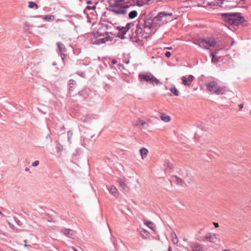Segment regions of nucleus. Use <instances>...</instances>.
<instances>
[{"label": "nucleus", "mask_w": 251, "mask_h": 251, "mask_svg": "<svg viewBox=\"0 0 251 251\" xmlns=\"http://www.w3.org/2000/svg\"><path fill=\"white\" fill-rule=\"evenodd\" d=\"M25 171H26V172L28 171H29V168H25Z\"/></svg>", "instance_id": "nucleus-49"}, {"label": "nucleus", "mask_w": 251, "mask_h": 251, "mask_svg": "<svg viewBox=\"0 0 251 251\" xmlns=\"http://www.w3.org/2000/svg\"><path fill=\"white\" fill-rule=\"evenodd\" d=\"M240 110H241L244 106V104L243 103H240L238 105Z\"/></svg>", "instance_id": "nucleus-40"}, {"label": "nucleus", "mask_w": 251, "mask_h": 251, "mask_svg": "<svg viewBox=\"0 0 251 251\" xmlns=\"http://www.w3.org/2000/svg\"><path fill=\"white\" fill-rule=\"evenodd\" d=\"M171 236L173 243L175 245L177 244L178 242V239L176 234L174 232H172L171 233Z\"/></svg>", "instance_id": "nucleus-19"}, {"label": "nucleus", "mask_w": 251, "mask_h": 251, "mask_svg": "<svg viewBox=\"0 0 251 251\" xmlns=\"http://www.w3.org/2000/svg\"><path fill=\"white\" fill-rule=\"evenodd\" d=\"M68 140H70V139L71 138L73 135V133L72 131H69L67 133Z\"/></svg>", "instance_id": "nucleus-34"}, {"label": "nucleus", "mask_w": 251, "mask_h": 251, "mask_svg": "<svg viewBox=\"0 0 251 251\" xmlns=\"http://www.w3.org/2000/svg\"><path fill=\"white\" fill-rule=\"evenodd\" d=\"M120 5H114L112 2H110V11L118 15H125L127 13L128 7H119Z\"/></svg>", "instance_id": "nucleus-4"}, {"label": "nucleus", "mask_w": 251, "mask_h": 251, "mask_svg": "<svg viewBox=\"0 0 251 251\" xmlns=\"http://www.w3.org/2000/svg\"><path fill=\"white\" fill-rule=\"evenodd\" d=\"M137 34H151L152 29H155L156 27L154 25L153 19L150 17H146L142 21H139V23L136 26Z\"/></svg>", "instance_id": "nucleus-1"}, {"label": "nucleus", "mask_w": 251, "mask_h": 251, "mask_svg": "<svg viewBox=\"0 0 251 251\" xmlns=\"http://www.w3.org/2000/svg\"><path fill=\"white\" fill-rule=\"evenodd\" d=\"M57 45L60 53L62 60H63L65 56V53L66 52V49L61 42H58Z\"/></svg>", "instance_id": "nucleus-13"}, {"label": "nucleus", "mask_w": 251, "mask_h": 251, "mask_svg": "<svg viewBox=\"0 0 251 251\" xmlns=\"http://www.w3.org/2000/svg\"><path fill=\"white\" fill-rule=\"evenodd\" d=\"M225 7L226 6H229L230 7H233V6L232 5H231V4H228V5H226V4L225 5Z\"/></svg>", "instance_id": "nucleus-44"}, {"label": "nucleus", "mask_w": 251, "mask_h": 251, "mask_svg": "<svg viewBox=\"0 0 251 251\" xmlns=\"http://www.w3.org/2000/svg\"><path fill=\"white\" fill-rule=\"evenodd\" d=\"M171 53L170 51H167L165 53V56L167 57H170L171 56Z\"/></svg>", "instance_id": "nucleus-37"}, {"label": "nucleus", "mask_w": 251, "mask_h": 251, "mask_svg": "<svg viewBox=\"0 0 251 251\" xmlns=\"http://www.w3.org/2000/svg\"><path fill=\"white\" fill-rule=\"evenodd\" d=\"M133 25V23H130L127 24L126 26H118L117 28L119 30V32L118 34V36L120 37L121 39H125L127 38V37L126 36V34L127 32L129 31V30L131 26Z\"/></svg>", "instance_id": "nucleus-5"}, {"label": "nucleus", "mask_w": 251, "mask_h": 251, "mask_svg": "<svg viewBox=\"0 0 251 251\" xmlns=\"http://www.w3.org/2000/svg\"><path fill=\"white\" fill-rule=\"evenodd\" d=\"M160 119L165 123L169 122L171 120L170 117L169 116L166 115L165 114H162L160 116Z\"/></svg>", "instance_id": "nucleus-20"}, {"label": "nucleus", "mask_w": 251, "mask_h": 251, "mask_svg": "<svg viewBox=\"0 0 251 251\" xmlns=\"http://www.w3.org/2000/svg\"><path fill=\"white\" fill-rule=\"evenodd\" d=\"M210 56L212 57V62L213 63H217L219 61V57L216 56L213 52L210 53Z\"/></svg>", "instance_id": "nucleus-27"}, {"label": "nucleus", "mask_w": 251, "mask_h": 251, "mask_svg": "<svg viewBox=\"0 0 251 251\" xmlns=\"http://www.w3.org/2000/svg\"><path fill=\"white\" fill-rule=\"evenodd\" d=\"M134 126L138 127L140 129H146L147 126H148L147 123L141 119H138L134 123Z\"/></svg>", "instance_id": "nucleus-12"}, {"label": "nucleus", "mask_w": 251, "mask_h": 251, "mask_svg": "<svg viewBox=\"0 0 251 251\" xmlns=\"http://www.w3.org/2000/svg\"><path fill=\"white\" fill-rule=\"evenodd\" d=\"M24 242L25 243V244H26V240H25L24 241Z\"/></svg>", "instance_id": "nucleus-54"}, {"label": "nucleus", "mask_w": 251, "mask_h": 251, "mask_svg": "<svg viewBox=\"0 0 251 251\" xmlns=\"http://www.w3.org/2000/svg\"><path fill=\"white\" fill-rule=\"evenodd\" d=\"M72 249L74 251H78L76 249H75L74 247H72Z\"/></svg>", "instance_id": "nucleus-48"}, {"label": "nucleus", "mask_w": 251, "mask_h": 251, "mask_svg": "<svg viewBox=\"0 0 251 251\" xmlns=\"http://www.w3.org/2000/svg\"><path fill=\"white\" fill-rule=\"evenodd\" d=\"M39 164V162L38 160L35 161L32 164V166L33 167H36L38 166Z\"/></svg>", "instance_id": "nucleus-36"}, {"label": "nucleus", "mask_w": 251, "mask_h": 251, "mask_svg": "<svg viewBox=\"0 0 251 251\" xmlns=\"http://www.w3.org/2000/svg\"><path fill=\"white\" fill-rule=\"evenodd\" d=\"M170 91L174 94V95L176 96H178V92L177 89L176 88L175 86H173L170 88Z\"/></svg>", "instance_id": "nucleus-26"}, {"label": "nucleus", "mask_w": 251, "mask_h": 251, "mask_svg": "<svg viewBox=\"0 0 251 251\" xmlns=\"http://www.w3.org/2000/svg\"><path fill=\"white\" fill-rule=\"evenodd\" d=\"M160 14H162L161 16L162 18V21L163 25L168 22H171L173 20L177 19V17L176 15H174L172 13L167 12H160Z\"/></svg>", "instance_id": "nucleus-7"}, {"label": "nucleus", "mask_w": 251, "mask_h": 251, "mask_svg": "<svg viewBox=\"0 0 251 251\" xmlns=\"http://www.w3.org/2000/svg\"><path fill=\"white\" fill-rule=\"evenodd\" d=\"M144 223L145 225H146L148 227L151 229L153 231H155L156 229V226L151 221H148L147 220L144 219L143 220Z\"/></svg>", "instance_id": "nucleus-16"}, {"label": "nucleus", "mask_w": 251, "mask_h": 251, "mask_svg": "<svg viewBox=\"0 0 251 251\" xmlns=\"http://www.w3.org/2000/svg\"><path fill=\"white\" fill-rule=\"evenodd\" d=\"M91 3V1H87V3H88V4H90V3Z\"/></svg>", "instance_id": "nucleus-53"}, {"label": "nucleus", "mask_w": 251, "mask_h": 251, "mask_svg": "<svg viewBox=\"0 0 251 251\" xmlns=\"http://www.w3.org/2000/svg\"><path fill=\"white\" fill-rule=\"evenodd\" d=\"M24 246H25V247H30V246L29 245H27V244H25Z\"/></svg>", "instance_id": "nucleus-45"}, {"label": "nucleus", "mask_w": 251, "mask_h": 251, "mask_svg": "<svg viewBox=\"0 0 251 251\" xmlns=\"http://www.w3.org/2000/svg\"><path fill=\"white\" fill-rule=\"evenodd\" d=\"M207 89L211 93L219 94L220 87L217 82L212 81L206 84Z\"/></svg>", "instance_id": "nucleus-6"}, {"label": "nucleus", "mask_w": 251, "mask_h": 251, "mask_svg": "<svg viewBox=\"0 0 251 251\" xmlns=\"http://www.w3.org/2000/svg\"><path fill=\"white\" fill-rule=\"evenodd\" d=\"M213 225H214V226H215V227H218L219 226V224L218 223H215L214 222L213 223Z\"/></svg>", "instance_id": "nucleus-41"}, {"label": "nucleus", "mask_w": 251, "mask_h": 251, "mask_svg": "<svg viewBox=\"0 0 251 251\" xmlns=\"http://www.w3.org/2000/svg\"><path fill=\"white\" fill-rule=\"evenodd\" d=\"M166 49H168V50H172V47H167Z\"/></svg>", "instance_id": "nucleus-46"}, {"label": "nucleus", "mask_w": 251, "mask_h": 251, "mask_svg": "<svg viewBox=\"0 0 251 251\" xmlns=\"http://www.w3.org/2000/svg\"><path fill=\"white\" fill-rule=\"evenodd\" d=\"M174 178H175V180H176V182L178 184H179V185H182L183 184V180L181 178H180L179 177H178L177 176H175Z\"/></svg>", "instance_id": "nucleus-29"}, {"label": "nucleus", "mask_w": 251, "mask_h": 251, "mask_svg": "<svg viewBox=\"0 0 251 251\" xmlns=\"http://www.w3.org/2000/svg\"><path fill=\"white\" fill-rule=\"evenodd\" d=\"M203 238L205 240L209 241L210 242L216 243L218 241L219 235L208 233L203 237Z\"/></svg>", "instance_id": "nucleus-9"}, {"label": "nucleus", "mask_w": 251, "mask_h": 251, "mask_svg": "<svg viewBox=\"0 0 251 251\" xmlns=\"http://www.w3.org/2000/svg\"><path fill=\"white\" fill-rule=\"evenodd\" d=\"M221 16L224 22L230 25L238 26L245 21L244 17L240 13H222Z\"/></svg>", "instance_id": "nucleus-2"}, {"label": "nucleus", "mask_w": 251, "mask_h": 251, "mask_svg": "<svg viewBox=\"0 0 251 251\" xmlns=\"http://www.w3.org/2000/svg\"><path fill=\"white\" fill-rule=\"evenodd\" d=\"M0 215L3 216V214L2 213H1L0 211Z\"/></svg>", "instance_id": "nucleus-51"}, {"label": "nucleus", "mask_w": 251, "mask_h": 251, "mask_svg": "<svg viewBox=\"0 0 251 251\" xmlns=\"http://www.w3.org/2000/svg\"><path fill=\"white\" fill-rule=\"evenodd\" d=\"M139 78L141 82H146L153 85L159 84V80L151 74H140Z\"/></svg>", "instance_id": "nucleus-3"}, {"label": "nucleus", "mask_w": 251, "mask_h": 251, "mask_svg": "<svg viewBox=\"0 0 251 251\" xmlns=\"http://www.w3.org/2000/svg\"><path fill=\"white\" fill-rule=\"evenodd\" d=\"M112 63H113V64H115V63H116V61L115 60H113L112 61Z\"/></svg>", "instance_id": "nucleus-50"}, {"label": "nucleus", "mask_w": 251, "mask_h": 251, "mask_svg": "<svg viewBox=\"0 0 251 251\" xmlns=\"http://www.w3.org/2000/svg\"><path fill=\"white\" fill-rule=\"evenodd\" d=\"M106 41H107V40L105 38H100V39L95 41V42H94V44H97V45H100V44L104 43Z\"/></svg>", "instance_id": "nucleus-24"}, {"label": "nucleus", "mask_w": 251, "mask_h": 251, "mask_svg": "<svg viewBox=\"0 0 251 251\" xmlns=\"http://www.w3.org/2000/svg\"><path fill=\"white\" fill-rule=\"evenodd\" d=\"M216 43V42L214 39H212L209 40L201 39L199 40V45L204 49H208L209 47L214 46Z\"/></svg>", "instance_id": "nucleus-8"}, {"label": "nucleus", "mask_w": 251, "mask_h": 251, "mask_svg": "<svg viewBox=\"0 0 251 251\" xmlns=\"http://www.w3.org/2000/svg\"><path fill=\"white\" fill-rule=\"evenodd\" d=\"M140 153L141 155L142 158L144 159L146 158L148 153V151L147 149L145 148H142L140 150Z\"/></svg>", "instance_id": "nucleus-18"}, {"label": "nucleus", "mask_w": 251, "mask_h": 251, "mask_svg": "<svg viewBox=\"0 0 251 251\" xmlns=\"http://www.w3.org/2000/svg\"><path fill=\"white\" fill-rule=\"evenodd\" d=\"M224 251H230L229 250H225Z\"/></svg>", "instance_id": "nucleus-55"}, {"label": "nucleus", "mask_w": 251, "mask_h": 251, "mask_svg": "<svg viewBox=\"0 0 251 251\" xmlns=\"http://www.w3.org/2000/svg\"><path fill=\"white\" fill-rule=\"evenodd\" d=\"M95 8H96V6H93V7H91L90 6H87V9H89V10H90V9L94 10Z\"/></svg>", "instance_id": "nucleus-38"}, {"label": "nucleus", "mask_w": 251, "mask_h": 251, "mask_svg": "<svg viewBox=\"0 0 251 251\" xmlns=\"http://www.w3.org/2000/svg\"><path fill=\"white\" fill-rule=\"evenodd\" d=\"M44 19H51V18H50H50H49V17H45L44 18Z\"/></svg>", "instance_id": "nucleus-47"}, {"label": "nucleus", "mask_w": 251, "mask_h": 251, "mask_svg": "<svg viewBox=\"0 0 251 251\" xmlns=\"http://www.w3.org/2000/svg\"><path fill=\"white\" fill-rule=\"evenodd\" d=\"M161 15H162V14H160L159 12L153 19L154 21V25H155L156 28L163 25V22L162 21V18Z\"/></svg>", "instance_id": "nucleus-11"}, {"label": "nucleus", "mask_w": 251, "mask_h": 251, "mask_svg": "<svg viewBox=\"0 0 251 251\" xmlns=\"http://www.w3.org/2000/svg\"><path fill=\"white\" fill-rule=\"evenodd\" d=\"M52 65L53 66H55L56 65V63L55 62L53 63Z\"/></svg>", "instance_id": "nucleus-52"}, {"label": "nucleus", "mask_w": 251, "mask_h": 251, "mask_svg": "<svg viewBox=\"0 0 251 251\" xmlns=\"http://www.w3.org/2000/svg\"><path fill=\"white\" fill-rule=\"evenodd\" d=\"M57 149L59 150H61L62 149V146L59 145L58 147H57Z\"/></svg>", "instance_id": "nucleus-42"}, {"label": "nucleus", "mask_w": 251, "mask_h": 251, "mask_svg": "<svg viewBox=\"0 0 251 251\" xmlns=\"http://www.w3.org/2000/svg\"><path fill=\"white\" fill-rule=\"evenodd\" d=\"M124 0H111V2H112L114 5H120Z\"/></svg>", "instance_id": "nucleus-32"}, {"label": "nucleus", "mask_w": 251, "mask_h": 251, "mask_svg": "<svg viewBox=\"0 0 251 251\" xmlns=\"http://www.w3.org/2000/svg\"><path fill=\"white\" fill-rule=\"evenodd\" d=\"M194 77L192 75H189L188 78L185 76L182 77V83L183 85L190 86L191 85L192 82L193 81Z\"/></svg>", "instance_id": "nucleus-14"}, {"label": "nucleus", "mask_w": 251, "mask_h": 251, "mask_svg": "<svg viewBox=\"0 0 251 251\" xmlns=\"http://www.w3.org/2000/svg\"><path fill=\"white\" fill-rule=\"evenodd\" d=\"M61 232L66 236L72 239H74L76 236V232L70 229L64 228L61 230Z\"/></svg>", "instance_id": "nucleus-10"}, {"label": "nucleus", "mask_w": 251, "mask_h": 251, "mask_svg": "<svg viewBox=\"0 0 251 251\" xmlns=\"http://www.w3.org/2000/svg\"><path fill=\"white\" fill-rule=\"evenodd\" d=\"M196 248L197 249V250H200V249L201 248V246L200 245H198L196 247Z\"/></svg>", "instance_id": "nucleus-43"}, {"label": "nucleus", "mask_w": 251, "mask_h": 251, "mask_svg": "<svg viewBox=\"0 0 251 251\" xmlns=\"http://www.w3.org/2000/svg\"><path fill=\"white\" fill-rule=\"evenodd\" d=\"M76 84L75 81L73 79H70L69 81L68 85L69 87V90L70 91H72V88H73V86Z\"/></svg>", "instance_id": "nucleus-28"}, {"label": "nucleus", "mask_w": 251, "mask_h": 251, "mask_svg": "<svg viewBox=\"0 0 251 251\" xmlns=\"http://www.w3.org/2000/svg\"><path fill=\"white\" fill-rule=\"evenodd\" d=\"M137 16V12L136 10H133L129 12L128 14L129 18L133 19Z\"/></svg>", "instance_id": "nucleus-25"}, {"label": "nucleus", "mask_w": 251, "mask_h": 251, "mask_svg": "<svg viewBox=\"0 0 251 251\" xmlns=\"http://www.w3.org/2000/svg\"><path fill=\"white\" fill-rule=\"evenodd\" d=\"M151 0H134L139 5H143L148 3Z\"/></svg>", "instance_id": "nucleus-22"}, {"label": "nucleus", "mask_w": 251, "mask_h": 251, "mask_svg": "<svg viewBox=\"0 0 251 251\" xmlns=\"http://www.w3.org/2000/svg\"><path fill=\"white\" fill-rule=\"evenodd\" d=\"M119 185L122 188L123 190L125 192H128L129 191V188L127 185L122 180L121 178H118L117 180Z\"/></svg>", "instance_id": "nucleus-17"}, {"label": "nucleus", "mask_w": 251, "mask_h": 251, "mask_svg": "<svg viewBox=\"0 0 251 251\" xmlns=\"http://www.w3.org/2000/svg\"><path fill=\"white\" fill-rule=\"evenodd\" d=\"M14 221L16 223V224L19 225V226H20L21 225V222H20V221L17 219L16 217H14Z\"/></svg>", "instance_id": "nucleus-35"}, {"label": "nucleus", "mask_w": 251, "mask_h": 251, "mask_svg": "<svg viewBox=\"0 0 251 251\" xmlns=\"http://www.w3.org/2000/svg\"><path fill=\"white\" fill-rule=\"evenodd\" d=\"M227 92H229V90L227 87L224 86L221 88V95L225 94Z\"/></svg>", "instance_id": "nucleus-30"}, {"label": "nucleus", "mask_w": 251, "mask_h": 251, "mask_svg": "<svg viewBox=\"0 0 251 251\" xmlns=\"http://www.w3.org/2000/svg\"><path fill=\"white\" fill-rule=\"evenodd\" d=\"M220 0H214L209 2V4L211 6H219V1Z\"/></svg>", "instance_id": "nucleus-31"}, {"label": "nucleus", "mask_w": 251, "mask_h": 251, "mask_svg": "<svg viewBox=\"0 0 251 251\" xmlns=\"http://www.w3.org/2000/svg\"><path fill=\"white\" fill-rule=\"evenodd\" d=\"M81 120L84 122H86L87 120V117H82V118H81Z\"/></svg>", "instance_id": "nucleus-39"}, {"label": "nucleus", "mask_w": 251, "mask_h": 251, "mask_svg": "<svg viewBox=\"0 0 251 251\" xmlns=\"http://www.w3.org/2000/svg\"><path fill=\"white\" fill-rule=\"evenodd\" d=\"M141 236L145 239H149L151 238V234L146 229L142 228L140 231Z\"/></svg>", "instance_id": "nucleus-15"}, {"label": "nucleus", "mask_w": 251, "mask_h": 251, "mask_svg": "<svg viewBox=\"0 0 251 251\" xmlns=\"http://www.w3.org/2000/svg\"><path fill=\"white\" fill-rule=\"evenodd\" d=\"M109 191L114 196H118V192L117 188L115 186H111L109 190Z\"/></svg>", "instance_id": "nucleus-21"}, {"label": "nucleus", "mask_w": 251, "mask_h": 251, "mask_svg": "<svg viewBox=\"0 0 251 251\" xmlns=\"http://www.w3.org/2000/svg\"><path fill=\"white\" fill-rule=\"evenodd\" d=\"M28 7L29 8L38 9L39 6L35 2L33 1H29L28 2Z\"/></svg>", "instance_id": "nucleus-23"}, {"label": "nucleus", "mask_w": 251, "mask_h": 251, "mask_svg": "<svg viewBox=\"0 0 251 251\" xmlns=\"http://www.w3.org/2000/svg\"><path fill=\"white\" fill-rule=\"evenodd\" d=\"M7 224H8L9 227L13 230H16V231H17L18 230V229L17 228H16L14 226L11 224V223H10L9 221H7Z\"/></svg>", "instance_id": "nucleus-33"}, {"label": "nucleus", "mask_w": 251, "mask_h": 251, "mask_svg": "<svg viewBox=\"0 0 251 251\" xmlns=\"http://www.w3.org/2000/svg\"><path fill=\"white\" fill-rule=\"evenodd\" d=\"M194 251V250H193V251Z\"/></svg>", "instance_id": "nucleus-56"}]
</instances>
